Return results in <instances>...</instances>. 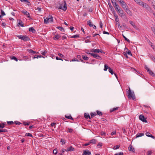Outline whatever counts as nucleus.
<instances>
[{
    "label": "nucleus",
    "mask_w": 155,
    "mask_h": 155,
    "mask_svg": "<svg viewBox=\"0 0 155 155\" xmlns=\"http://www.w3.org/2000/svg\"><path fill=\"white\" fill-rule=\"evenodd\" d=\"M102 143H99L97 145V147L98 148H100L102 146Z\"/></svg>",
    "instance_id": "3c124183"
},
{
    "label": "nucleus",
    "mask_w": 155,
    "mask_h": 155,
    "mask_svg": "<svg viewBox=\"0 0 155 155\" xmlns=\"http://www.w3.org/2000/svg\"><path fill=\"white\" fill-rule=\"evenodd\" d=\"M18 26H21V27H23V22L20 20H18Z\"/></svg>",
    "instance_id": "2eb2a0df"
},
{
    "label": "nucleus",
    "mask_w": 155,
    "mask_h": 155,
    "mask_svg": "<svg viewBox=\"0 0 155 155\" xmlns=\"http://www.w3.org/2000/svg\"><path fill=\"white\" fill-rule=\"evenodd\" d=\"M96 111L97 114L99 115L100 116H101L102 115V113L101 111L98 110H97Z\"/></svg>",
    "instance_id": "7c9ffc66"
},
{
    "label": "nucleus",
    "mask_w": 155,
    "mask_h": 155,
    "mask_svg": "<svg viewBox=\"0 0 155 155\" xmlns=\"http://www.w3.org/2000/svg\"><path fill=\"white\" fill-rule=\"evenodd\" d=\"M74 148L72 146H71L69 147H68L67 148V151H74Z\"/></svg>",
    "instance_id": "f3484780"
},
{
    "label": "nucleus",
    "mask_w": 155,
    "mask_h": 155,
    "mask_svg": "<svg viewBox=\"0 0 155 155\" xmlns=\"http://www.w3.org/2000/svg\"><path fill=\"white\" fill-rule=\"evenodd\" d=\"M22 12L25 15L27 16V17L30 18L29 13L26 11H22Z\"/></svg>",
    "instance_id": "9d476101"
},
{
    "label": "nucleus",
    "mask_w": 155,
    "mask_h": 155,
    "mask_svg": "<svg viewBox=\"0 0 155 155\" xmlns=\"http://www.w3.org/2000/svg\"><path fill=\"white\" fill-rule=\"evenodd\" d=\"M87 10H88V12H92L93 10L92 9V8H91V7L90 8H88Z\"/></svg>",
    "instance_id": "13d9d810"
},
{
    "label": "nucleus",
    "mask_w": 155,
    "mask_h": 155,
    "mask_svg": "<svg viewBox=\"0 0 155 155\" xmlns=\"http://www.w3.org/2000/svg\"><path fill=\"white\" fill-rule=\"evenodd\" d=\"M53 153L55 155H56V154L57 153V149H54L53 150Z\"/></svg>",
    "instance_id": "c03bdc74"
},
{
    "label": "nucleus",
    "mask_w": 155,
    "mask_h": 155,
    "mask_svg": "<svg viewBox=\"0 0 155 155\" xmlns=\"http://www.w3.org/2000/svg\"><path fill=\"white\" fill-rule=\"evenodd\" d=\"M118 109V107H114L113 108V109H111L110 110V112H112L114 111H115L117 110Z\"/></svg>",
    "instance_id": "393cba45"
},
{
    "label": "nucleus",
    "mask_w": 155,
    "mask_h": 155,
    "mask_svg": "<svg viewBox=\"0 0 155 155\" xmlns=\"http://www.w3.org/2000/svg\"><path fill=\"white\" fill-rule=\"evenodd\" d=\"M89 142L90 143L95 144L97 142V140L96 139H93L90 140Z\"/></svg>",
    "instance_id": "412c9836"
},
{
    "label": "nucleus",
    "mask_w": 155,
    "mask_h": 155,
    "mask_svg": "<svg viewBox=\"0 0 155 155\" xmlns=\"http://www.w3.org/2000/svg\"><path fill=\"white\" fill-rule=\"evenodd\" d=\"M115 155H123V152H121L115 154Z\"/></svg>",
    "instance_id": "09e8293b"
},
{
    "label": "nucleus",
    "mask_w": 155,
    "mask_h": 155,
    "mask_svg": "<svg viewBox=\"0 0 155 155\" xmlns=\"http://www.w3.org/2000/svg\"><path fill=\"white\" fill-rule=\"evenodd\" d=\"M61 142L62 143V144H64L65 143V140H63V139H61Z\"/></svg>",
    "instance_id": "e2e57ef3"
},
{
    "label": "nucleus",
    "mask_w": 155,
    "mask_h": 155,
    "mask_svg": "<svg viewBox=\"0 0 155 155\" xmlns=\"http://www.w3.org/2000/svg\"><path fill=\"white\" fill-rule=\"evenodd\" d=\"M79 37V36L78 35H75L72 36V38H75Z\"/></svg>",
    "instance_id": "4d7b16f0"
},
{
    "label": "nucleus",
    "mask_w": 155,
    "mask_h": 155,
    "mask_svg": "<svg viewBox=\"0 0 155 155\" xmlns=\"http://www.w3.org/2000/svg\"><path fill=\"white\" fill-rule=\"evenodd\" d=\"M14 123L16 125H20L21 124V123L20 122H19L18 121H15L14 122Z\"/></svg>",
    "instance_id": "49530a36"
},
{
    "label": "nucleus",
    "mask_w": 155,
    "mask_h": 155,
    "mask_svg": "<svg viewBox=\"0 0 155 155\" xmlns=\"http://www.w3.org/2000/svg\"><path fill=\"white\" fill-rule=\"evenodd\" d=\"M47 52V51L46 50H45L44 51H41V53L43 55H45Z\"/></svg>",
    "instance_id": "4c0bfd02"
},
{
    "label": "nucleus",
    "mask_w": 155,
    "mask_h": 155,
    "mask_svg": "<svg viewBox=\"0 0 155 155\" xmlns=\"http://www.w3.org/2000/svg\"><path fill=\"white\" fill-rule=\"evenodd\" d=\"M94 58L100 60L102 59L101 57L97 54H95Z\"/></svg>",
    "instance_id": "6ab92c4d"
},
{
    "label": "nucleus",
    "mask_w": 155,
    "mask_h": 155,
    "mask_svg": "<svg viewBox=\"0 0 155 155\" xmlns=\"http://www.w3.org/2000/svg\"><path fill=\"white\" fill-rule=\"evenodd\" d=\"M91 153L88 150H86L84 151L82 155H91Z\"/></svg>",
    "instance_id": "1a4fd4ad"
},
{
    "label": "nucleus",
    "mask_w": 155,
    "mask_h": 155,
    "mask_svg": "<svg viewBox=\"0 0 155 155\" xmlns=\"http://www.w3.org/2000/svg\"><path fill=\"white\" fill-rule=\"evenodd\" d=\"M77 58H80V60L81 61L83 62H84V61L82 59H81V55H77Z\"/></svg>",
    "instance_id": "a18cd8bd"
},
{
    "label": "nucleus",
    "mask_w": 155,
    "mask_h": 155,
    "mask_svg": "<svg viewBox=\"0 0 155 155\" xmlns=\"http://www.w3.org/2000/svg\"><path fill=\"white\" fill-rule=\"evenodd\" d=\"M53 18L52 15H49L47 18L44 19V22L45 24H47L49 23L53 22Z\"/></svg>",
    "instance_id": "7ed1b4c3"
},
{
    "label": "nucleus",
    "mask_w": 155,
    "mask_h": 155,
    "mask_svg": "<svg viewBox=\"0 0 155 155\" xmlns=\"http://www.w3.org/2000/svg\"><path fill=\"white\" fill-rule=\"evenodd\" d=\"M122 36L124 38L125 40L127 41L128 42H130V40L128 39L126 37H125L123 34L122 35Z\"/></svg>",
    "instance_id": "473e14b6"
},
{
    "label": "nucleus",
    "mask_w": 155,
    "mask_h": 155,
    "mask_svg": "<svg viewBox=\"0 0 155 155\" xmlns=\"http://www.w3.org/2000/svg\"><path fill=\"white\" fill-rule=\"evenodd\" d=\"M120 146V145H117L116 146H114V148H115V149H118L119 148Z\"/></svg>",
    "instance_id": "338daca9"
},
{
    "label": "nucleus",
    "mask_w": 155,
    "mask_h": 155,
    "mask_svg": "<svg viewBox=\"0 0 155 155\" xmlns=\"http://www.w3.org/2000/svg\"><path fill=\"white\" fill-rule=\"evenodd\" d=\"M144 135V134L142 133H137L135 137L134 138V139L135 138H137V137H142Z\"/></svg>",
    "instance_id": "4468645a"
},
{
    "label": "nucleus",
    "mask_w": 155,
    "mask_h": 155,
    "mask_svg": "<svg viewBox=\"0 0 155 155\" xmlns=\"http://www.w3.org/2000/svg\"><path fill=\"white\" fill-rule=\"evenodd\" d=\"M11 59H13V60L15 61H18V59L16 57H15L14 56H12V57H11Z\"/></svg>",
    "instance_id": "2f4dec72"
},
{
    "label": "nucleus",
    "mask_w": 155,
    "mask_h": 155,
    "mask_svg": "<svg viewBox=\"0 0 155 155\" xmlns=\"http://www.w3.org/2000/svg\"><path fill=\"white\" fill-rule=\"evenodd\" d=\"M151 29L155 35V26L154 27L152 28Z\"/></svg>",
    "instance_id": "bf43d9fd"
},
{
    "label": "nucleus",
    "mask_w": 155,
    "mask_h": 155,
    "mask_svg": "<svg viewBox=\"0 0 155 155\" xmlns=\"http://www.w3.org/2000/svg\"><path fill=\"white\" fill-rule=\"evenodd\" d=\"M111 135H115L116 134V131H114V132H112L111 133Z\"/></svg>",
    "instance_id": "69168bd1"
},
{
    "label": "nucleus",
    "mask_w": 155,
    "mask_h": 155,
    "mask_svg": "<svg viewBox=\"0 0 155 155\" xmlns=\"http://www.w3.org/2000/svg\"><path fill=\"white\" fill-rule=\"evenodd\" d=\"M61 37V36L58 34L56 35L54 37L53 39L54 40H58L59 38Z\"/></svg>",
    "instance_id": "dca6fc26"
},
{
    "label": "nucleus",
    "mask_w": 155,
    "mask_h": 155,
    "mask_svg": "<svg viewBox=\"0 0 155 155\" xmlns=\"http://www.w3.org/2000/svg\"><path fill=\"white\" fill-rule=\"evenodd\" d=\"M59 30L61 31H62L64 29V28L62 27H57Z\"/></svg>",
    "instance_id": "0e129e2a"
},
{
    "label": "nucleus",
    "mask_w": 155,
    "mask_h": 155,
    "mask_svg": "<svg viewBox=\"0 0 155 155\" xmlns=\"http://www.w3.org/2000/svg\"><path fill=\"white\" fill-rule=\"evenodd\" d=\"M119 2L121 3L122 7L124 9H125L126 8L128 7V6L123 1L121 2L120 0Z\"/></svg>",
    "instance_id": "0eeeda50"
},
{
    "label": "nucleus",
    "mask_w": 155,
    "mask_h": 155,
    "mask_svg": "<svg viewBox=\"0 0 155 155\" xmlns=\"http://www.w3.org/2000/svg\"><path fill=\"white\" fill-rule=\"evenodd\" d=\"M128 149L130 151H132L133 153H135V149L132 145H130L128 147Z\"/></svg>",
    "instance_id": "9b49d317"
},
{
    "label": "nucleus",
    "mask_w": 155,
    "mask_h": 155,
    "mask_svg": "<svg viewBox=\"0 0 155 155\" xmlns=\"http://www.w3.org/2000/svg\"><path fill=\"white\" fill-rule=\"evenodd\" d=\"M5 124H0V128H3L5 127Z\"/></svg>",
    "instance_id": "37998d69"
},
{
    "label": "nucleus",
    "mask_w": 155,
    "mask_h": 155,
    "mask_svg": "<svg viewBox=\"0 0 155 155\" xmlns=\"http://www.w3.org/2000/svg\"><path fill=\"white\" fill-rule=\"evenodd\" d=\"M150 58H151V59L153 61L155 62V57H154L153 56H151Z\"/></svg>",
    "instance_id": "6e6d98bb"
},
{
    "label": "nucleus",
    "mask_w": 155,
    "mask_h": 155,
    "mask_svg": "<svg viewBox=\"0 0 155 155\" xmlns=\"http://www.w3.org/2000/svg\"><path fill=\"white\" fill-rule=\"evenodd\" d=\"M124 10L127 14H129L130 16H132V15L131 12L129 9L128 8V7L126 8Z\"/></svg>",
    "instance_id": "f8f14e48"
},
{
    "label": "nucleus",
    "mask_w": 155,
    "mask_h": 155,
    "mask_svg": "<svg viewBox=\"0 0 155 155\" xmlns=\"http://www.w3.org/2000/svg\"><path fill=\"white\" fill-rule=\"evenodd\" d=\"M146 135L149 137H151L153 139H154L155 138V137L153 136L149 132H147L146 133Z\"/></svg>",
    "instance_id": "ddd939ff"
},
{
    "label": "nucleus",
    "mask_w": 155,
    "mask_h": 155,
    "mask_svg": "<svg viewBox=\"0 0 155 155\" xmlns=\"http://www.w3.org/2000/svg\"><path fill=\"white\" fill-rule=\"evenodd\" d=\"M152 152L151 151L149 150L147 151V155H151Z\"/></svg>",
    "instance_id": "864d4df0"
},
{
    "label": "nucleus",
    "mask_w": 155,
    "mask_h": 155,
    "mask_svg": "<svg viewBox=\"0 0 155 155\" xmlns=\"http://www.w3.org/2000/svg\"><path fill=\"white\" fill-rule=\"evenodd\" d=\"M25 136H27V137H32V135L31 134L29 133H27L25 134Z\"/></svg>",
    "instance_id": "58836bf2"
},
{
    "label": "nucleus",
    "mask_w": 155,
    "mask_h": 155,
    "mask_svg": "<svg viewBox=\"0 0 155 155\" xmlns=\"http://www.w3.org/2000/svg\"><path fill=\"white\" fill-rule=\"evenodd\" d=\"M82 57L83 59L85 60H87L89 59V58L87 57L84 56L83 55L82 56Z\"/></svg>",
    "instance_id": "f704fd0d"
},
{
    "label": "nucleus",
    "mask_w": 155,
    "mask_h": 155,
    "mask_svg": "<svg viewBox=\"0 0 155 155\" xmlns=\"http://www.w3.org/2000/svg\"><path fill=\"white\" fill-rule=\"evenodd\" d=\"M58 54L59 55V56L61 58H63L64 56V55H63L62 54H61L60 53H58Z\"/></svg>",
    "instance_id": "052dcab7"
},
{
    "label": "nucleus",
    "mask_w": 155,
    "mask_h": 155,
    "mask_svg": "<svg viewBox=\"0 0 155 155\" xmlns=\"http://www.w3.org/2000/svg\"><path fill=\"white\" fill-rule=\"evenodd\" d=\"M8 131L7 129H0V133L1 132H6Z\"/></svg>",
    "instance_id": "c9c22d12"
},
{
    "label": "nucleus",
    "mask_w": 155,
    "mask_h": 155,
    "mask_svg": "<svg viewBox=\"0 0 155 155\" xmlns=\"http://www.w3.org/2000/svg\"><path fill=\"white\" fill-rule=\"evenodd\" d=\"M101 135L102 136H105V132L104 131H102L101 132Z\"/></svg>",
    "instance_id": "5fc2aeb1"
},
{
    "label": "nucleus",
    "mask_w": 155,
    "mask_h": 155,
    "mask_svg": "<svg viewBox=\"0 0 155 155\" xmlns=\"http://www.w3.org/2000/svg\"><path fill=\"white\" fill-rule=\"evenodd\" d=\"M108 71L111 74H113V70L110 68H109Z\"/></svg>",
    "instance_id": "72a5a7b5"
},
{
    "label": "nucleus",
    "mask_w": 155,
    "mask_h": 155,
    "mask_svg": "<svg viewBox=\"0 0 155 155\" xmlns=\"http://www.w3.org/2000/svg\"><path fill=\"white\" fill-rule=\"evenodd\" d=\"M28 51L29 53H31L32 54H38V52H37L35 51H33V50H32V49H28Z\"/></svg>",
    "instance_id": "4be33fe9"
},
{
    "label": "nucleus",
    "mask_w": 155,
    "mask_h": 155,
    "mask_svg": "<svg viewBox=\"0 0 155 155\" xmlns=\"http://www.w3.org/2000/svg\"><path fill=\"white\" fill-rule=\"evenodd\" d=\"M58 8L62 9L64 11H66L67 9V7L65 6V3L64 2L61 4L58 7Z\"/></svg>",
    "instance_id": "423d86ee"
},
{
    "label": "nucleus",
    "mask_w": 155,
    "mask_h": 155,
    "mask_svg": "<svg viewBox=\"0 0 155 155\" xmlns=\"http://www.w3.org/2000/svg\"><path fill=\"white\" fill-rule=\"evenodd\" d=\"M84 117L86 119L89 118V119H91V117L88 114L85 113L84 114Z\"/></svg>",
    "instance_id": "aec40b11"
},
{
    "label": "nucleus",
    "mask_w": 155,
    "mask_h": 155,
    "mask_svg": "<svg viewBox=\"0 0 155 155\" xmlns=\"http://www.w3.org/2000/svg\"><path fill=\"white\" fill-rule=\"evenodd\" d=\"M65 117L66 118H68V119H71V120H73V119L72 117L71 116V115L67 116L66 115H65Z\"/></svg>",
    "instance_id": "c85d7f7f"
},
{
    "label": "nucleus",
    "mask_w": 155,
    "mask_h": 155,
    "mask_svg": "<svg viewBox=\"0 0 155 155\" xmlns=\"http://www.w3.org/2000/svg\"><path fill=\"white\" fill-rule=\"evenodd\" d=\"M109 67H108V66L106 64H104V71H107V69H109Z\"/></svg>",
    "instance_id": "cd10ccee"
},
{
    "label": "nucleus",
    "mask_w": 155,
    "mask_h": 155,
    "mask_svg": "<svg viewBox=\"0 0 155 155\" xmlns=\"http://www.w3.org/2000/svg\"><path fill=\"white\" fill-rule=\"evenodd\" d=\"M152 6L154 9H155V0L154 1H153V2L152 3Z\"/></svg>",
    "instance_id": "8fccbe9b"
},
{
    "label": "nucleus",
    "mask_w": 155,
    "mask_h": 155,
    "mask_svg": "<svg viewBox=\"0 0 155 155\" xmlns=\"http://www.w3.org/2000/svg\"><path fill=\"white\" fill-rule=\"evenodd\" d=\"M45 58L44 57H43V56H41V55H38V56H36V55H35V56H34L33 58V59H35V58Z\"/></svg>",
    "instance_id": "c756f323"
},
{
    "label": "nucleus",
    "mask_w": 155,
    "mask_h": 155,
    "mask_svg": "<svg viewBox=\"0 0 155 155\" xmlns=\"http://www.w3.org/2000/svg\"><path fill=\"white\" fill-rule=\"evenodd\" d=\"M24 2H25L28 5H31V3L28 0H25Z\"/></svg>",
    "instance_id": "e433bc0d"
},
{
    "label": "nucleus",
    "mask_w": 155,
    "mask_h": 155,
    "mask_svg": "<svg viewBox=\"0 0 155 155\" xmlns=\"http://www.w3.org/2000/svg\"><path fill=\"white\" fill-rule=\"evenodd\" d=\"M134 1L140 6H142L147 9H148L150 8L149 5L143 2L141 0H134Z\"/></svg>",
    "instance_id": "f03ea898"
},
{
    "label": "nucleus",
    "mask_w": 155,
    "mask_h": 155,
    "mask_svg": "<svg viewBox=\"0 0 155 155\" xmlns=\"http://www.w3.org/2000/svg\"><path fill=\"white\" fill-rule=\"evenodd\" d=\"M71 61H79L77 59L75 58L72 59Z\"/></svg>",
    "instance_id": "603ef678"
},
{
    "label": "nucleus",
    "mask_w": 155,
    "mask_h": 155,
    "mask_svg": "<svg viewBox=\"0 0 155 155\" xmlns=\"http://www.w3.org/2000/svg\"><path fill=\"white\" fill-rule=\"evenodd\" d=\"M139 118L140 120L144 122H147L146 118H145L143 115L142 114L140 115L139 116Z\"/></svg>",
    "instance_id": "6e6552de"
},
{
    "label": "nucleus",
    "mask_w": 155,
    "mask_h": 155,
    "mask_svg": "<svg viewBox=\"0 0 155 155\" xmlns=\"http://www.w3.org/2000/svg\"><path fill=\"white\" fill-rule=\"evenodd\" d=\"M129 88V91L128 93V97L130 98H131L134 100L135 99V97L134 92H132L130 87Z\"/></svg>",
    "instance_id": "39448f33"
},
{
    "label": "nucleus",
    "mask_w": 155,
    "mask_h": 155,
    "mask_svg": "<svg viewBox=\"0 0 155 155\" xmlns=\"http://www.w3.org/2000/svg\"><path fill=\"white\" fill-rule=\"evenodd\" d=\"M1 14L2 16H4L5 15L4 12L2 10H1Z\"/></svg>",
    "instance_id": "de8ad7c7"
},
{
    "label": "nucleus",
    "mask_w": 155,
    "mask_h": 155,
    "mask_svg": "<svg viewBox=\"0 0 155 155\" xmlns=\"http://www.w3.org/2000/svg\"><path fill=\"white\" fill-rule=\"evenodd\" d=\"M91 114V118H92V117H93V116H95L97 115V114L96 113H91L90 114Z\"/></svg>",
    "instance_id": "79ce46f5"
},
{
    "label": "nucleus",
    "mask_w": 155,
    "mask_h": 155,
    "mask_svg": "<svg viewBox=\"0 0 155 155\" xmlns=\"http://www.w3.org/2000/svg\"><path fill=\"white\" fill-rule=\"evenodd\" d=\"M87 23V25H89L90 27H92L93 25L92 24V22L91 20L88 21Z\"/></svg>",
    "instance_id": "5701e85b"
},
{
    "label": "nucleus",
    "mask_w": 155,
    "mask_h": 155,
    "mask_svg": "<svg viewBox=\"0 0 155 155\" xmlns=\"http://www.w3.org/2000/svg\"><path fill=\"white\" fill-rule=\"evenodd\" d=\"M111 2L115 10L120 13V16L122 17L124 15L123 11L121 10V8L116 3V1L115 0H111Z\"/></svg>",
    "instance_id": "f257e3e1"
},
{
    "label": "nucleus",
    "mask_w": 155,
    "mask_h": 155,
    "mask_svg": "<svg viewBox=\"0 0 155 155\" xmlns=\"http://www.w3.org/2000/svg\"><path fill=\"white\" fill-rule=\"evenodd\" d=\"M91 51L95 53H99V49H93Z\"/></svg>",
    "instance_id": "a878e982"
},
{
    "label": "nucleus",
    "mask_w": 155,
    "mask_h": 155,
    "mask_svg": "<svg viewBox=\"0 0 155 155\" xmlns=\"http://www.w3.org/2000/svg\"><path fill=\"white\" fill-rule=\"evenodd\" d=\"M7 123L8 125L12 124L14 123V122L13 121H7Z\"/></svg>",
    "instance_id": "a19ab883"
},
{
    "label": "nucleus",
    "mask_w": 155,
    "mask_h": 155,
    "mask_svg": "<svg viewBox=\"0 0 155 155\" xmlns=\"http://www.w3.org/2000/svg\"><path fill=\"white\" fill-rule=\"evenodd\" d=\"M145 68L147 72L149 71V70H150L149 68L148 67H147L146 66H145Z\"/></svg>",
    "instance_id": "774afa93"
},
{
    "label": "nucleus",
    "mask_w": 155,
    "mask_h": 155,
    "mask_svg": "<svg viewBox=\"0 0 155 155\" xmlns=\"http://www.w3.org/2000/svg\"><path fill=\"white\" fill-rule=\"evenodd\" d=\"M17 36L18 38L24 41H29L30 40L29 37L26 35H18Z\"/></svg>",
    "instance_id": "20e7f679"
},
{
    "label": "nucleus",
    "mask_w": 155,
    "mask_h": 155,
    "mask_svg": "<svg viewBox=\"0 0 155 155\" xmlns=\"http://www.w3.org/2000/svg\"><path fill=\"white\" fill-rule=\"evenodd\" d=\"M29 31L33 33H35L36 32L35 30L32 27H31L29 28Z\"/></svg>",
    "instance_id": "a211bd4d"
},
{
    "label": "nucleus",
    "mask_w": 155,
    "mask_h": 155,
    "mask_svg": "<svg viewBox=\"0 0 155 155\" xmlns=\"http://www.w3.org/2000/svg\"><path fill=\"white\" fill-rule=\"evenodd\" d=\"M129 22L130 23V24L133 26V27L135 28L136 27V26L135 25V24L133 22V21H130Z\"/></svg>",
    "instance_id": "bb28decb"
},
{
    "label": "nucleus",
    "mask_w": 155,
    "mask_h": 155,
    "mask_svg": "<svg viewBox=\"0 0 155 155\" xmlns=\"http://www.w3.org/2000/svg\"><path fill=\"white\" fill-rule=\"evenodd\" d=\"M23 124L25 125H28L29 124V123L27 122H24L23 123Z\"/></svg>",
    "instance_id": "680f3d73"
},
{
    "label": "nucleus",
    "mask_w": 155,
    "mask_h": 155,
    "mask_svg": "<svg viewBox=\"0 0 155 155\" xmlns=\"http://www.w3.org/2000/svg\"><path fill=\"white\" fill-rule=\"evenodd\" d=\"M73 130L71 128H68L67 130V132L70 133H71L73 132Z\"/></svg>",
    "instance_id": "ea45409f"
},
{
    "label": "nucleus",
    "mask_w": 155,
    "mask_h": 155,
    "mask_svg": "<svg viewBox=\"0 0 155 155\" xmlns=\"http://www.w3.org/2000/svg\"><path fill=\"white\" fill-rule=\"evenodd\" d=\"M150 74L153 76H155V74L153 72V71L151 70H150L148 72Z\"/></svg>",
    "instance_id": "b1692460"
}]
</instances>
